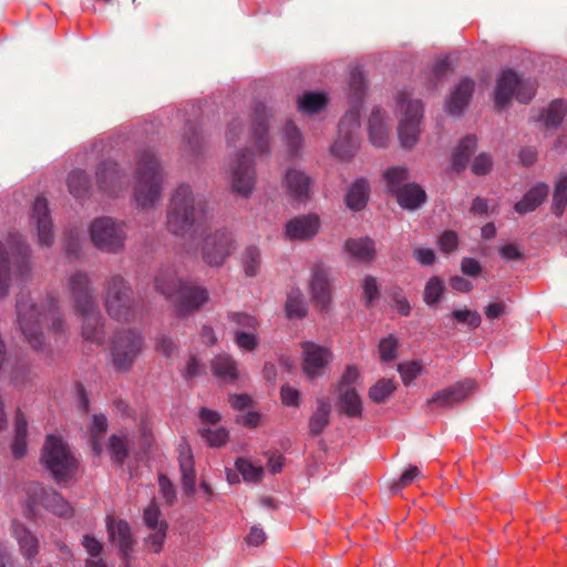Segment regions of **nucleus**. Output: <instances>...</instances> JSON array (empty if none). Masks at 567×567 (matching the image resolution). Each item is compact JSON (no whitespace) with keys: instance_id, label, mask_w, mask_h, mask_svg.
<instances>
[{"instance_id":"b1692460","label":"nucleus","mask_w":567,"mask_h":567,"mask_svg":"<svg viewBox=\"0 0 567 567\" xmlns=\"http://www.w3.org/2000/svg\"><path fill=\"white\" fill-rule=\"evenodd\" d=\"M74 313L82 320V337L96 344H102L105 339L103 317L99 306L87 310H78Z\"/></svg>"},{"instance_id":"cd10ccee","label":"nucleus","mask_w":567,"mask_h":567,"mask_svg":"<svg viewBox=\"0 0 567 567\" xmlns=\"http://www.w3.org/2000/svg\"><path fill=\"white\" fill-rule=\"evenodd\" d=\"M548 194L549 186L546 183L539 182L515 204L514 208L520 215L532 213L546 200Z\"/></svg>"},{"instance_id":"6ab92c4d","label":"nucleus","mask_w":567,"mask_h":567,"mask_svg":"<svg viewBox=\"0 0 567 567\" xmlns=\"http://www.w3.org/2000/svg\"><path fill=\"white\" fill-rule=\"evenodd\" d=\"M30 226L37 229L38 241L41 246L50 247L53 244L52 218L48 200L42 196H38L33 203Z\"/></svg>"},{"instance_id":"c9c22d12","label":"nucleus","mask_w":567,"mask_h":567,"mask_svg":"<svg viewBox=\"0 0 567 567\" xmlns=\"http://www.w3.org/2000/svg\"><path fill=\"white\" fill-rule=\"evenodd\" d=\"M337 408L339 412L348 417L362 416V400L354 389H347L340 393Z\"/></svg>"},{"instance_id":"f3484780","label":"nucleus","mask_w":567,"mask_h":567,"mask_svg":"<svg viewBox=\"0 0 567 567\" xmlns=\"http://www.w3.org/2000/svg\"><path fill=\"white\" fill-rule=\"evenodd\" d=\"M313 178L302 169L287 168L282 179L285 194L290 202L305 204L310 199Z\"/></svg>"},{"instance_id":"2f4dec72","label":"nucleus","mask_w":567,"mask_h":567,"mask_svg":"<svg viewBox=\"0 0 567 567\" xmlns=\"http://www.w3.org/2000/svg\"><path fill=\"white\" fill-rule=\"evenodd\" d=\"M369 137L377 147H385L389 141V127L384 123V112L374 109L369 118Z\"/></svg>"},{"instance_id":"5701e85b","label":"nucleus","mask_w":567,"mask_h":567,"mask_svg":"<svg viewBox=\"0 0 567 567\" xmlns=\"http://www.w3.org/2000/svg\"><path fill=\"white\" fill-rule=\"evenodd\" d=\"M302 369L309 379L322 374V370L331 360V353L323 347L313 342L302 343Z\"/></svg>"},{"instance_id":"9d476101","label":"nucleus","mask_w":567,"mask_h":567,"mask_svg":"<svg viewBox=\"0 0 567 567\" xmlns=\"http://www.w3.org/2000/svg\"><path fill=\"white\" fill-rule=\"evenodd\" d=\"M144 346L143 336L133 329H123L112 340L111 355L117 372H127L141 354Z\"/></svg>"},{"instance_id":"6e6552de","label":"nucleus","mask_w":567,"mask_h":567,"mask_svg":"<svg viewBox=\"0 0 567 567\" xmlns=\"http://www.w3.org/2000/svg\"><path fill=\"white\" fill-rule=\"evenodd\" d=\"M236 249L237 240L227 227L207 231L200 240L202 259L209 267L220 268Z\"/></svg>"},{"instance_id":"774afa93","label":"nucleus","mask_w":567,"mask_h":567,"mask_svg":"<svg viewBox=\"0 0 567 567\" xmlns=\"http://www.w3.org/2000/svg\"><path fill=\"white\" fill-rule=\"evenodd\" d=\"M159 516L161 509L154 501L144 509L143 513L144 523L151 529H157L159 527Z\"/></svg>"},{"instance_id":"a18cd8bd","label":"nucleus","mask_w":567,"mask_h":567,"mask_svg":"<svg viewBox=\"0 0 567 567\" xmlns=\"http://www.w3.org/2000/svg\"><path fill=\"white\" fill-rule=\"evenodd\" d=\"M567 113V104L563 100L553 101L544 111V123L547 127L559 126Z\"/></svg>"},{"instance_id":"7c9ffc66","label":"nucleus","mask_w":567,"mask_h":567,"mask_svg":"<svg viewBox=\"0 0 567 567\" xmlns=\"http://www.w3.org/2000/svg\"><path fill=\"white\" fill-rule=\"evenodd\" d=\"M477 146V140L474 135H467L460 141L452 153V169L456 173L463 172L468 164Z\"/></svg>"},{"instance_id":"f8f14e48","label":"nucleus","mask_w":567,"mask_h":567,"mask_svg":"<svg viewBox=\"0 0 567 567\" xmlns=\"http://www.w3.org/2000/svg\"><path fill=\"white\" fill-rule=\"evenodd\" d=\"M396 102L402 113L398 127L399 138L404 148H412L419 140L423 106L419 100H411L405 92L398 94Z\"/></svg>"},{"instance_id":"052dcab7","label":"nucleus","mask_w":567,"mask_h":567,"mask_svg":"<svg viewBox=\"0 0 567 567\" xmlns=\"http://www.w3.org/2000/svg\"><path fill=\"white\" fill-rule=\"evenodd\" d=\"M109 450L113 460L117 464L122 465L128 453L125 440L115 434L111 435L109 440Z\"/></svg>"},{"instance_id":"f704fd0d","label":"nucleus","mask_w":567,"mask_h":567,"mask_svg":"<svg viewBox=\"0 0 567 567\" xmlns=\"http://www.w3.org/2000/svg\"><path fill=\"white\" fill-rule=\"evenodd\" d=\"M179 470L183 489L186 494L190 495L195 492L196 474L189 447H182L179 451Z\"/></svg>"},{"instance_id":"a878e982","label":"nucleus","mask_w":567,"mask_h":567,"mask_svg":"<svg viewBox=\"0 0 567 567\" xmlns=\"http://www.w3.org/2000/svg\"><path fill=\"white\" fill-rule=\"evenodd\" d=\"M319 229V218L316 215H301L292 218L286 225V235L290 239L307 240Z\"/></svg>"},{"instance_id":"39448f33","label":"nucleus","mask_w":567,"mask_h":567,"mask_svg":"<svg viewBox=\"0 0 567 567\" xmlns=\"http://www.w3.org/2000/svg\"><path fill=\"white\" fill-rule=\"evenodd\" d=\"M103 305L106 313L120 322L135 320L138 310V301L130 281L120 274H113L105 278L103 284Z\"/></svg>"},{"instance_id":"5fc2aeb1","label":"nucleus","mask_w":567,"mask_h":567,"mask_svg":"<svg viewBox=\"0 0 567 567\" xmlns=\"http://www.w3.org/2000/svg\"><path fill=\"white\" fill-rule=\"evenodd\" d=\"M399 349V340L390 334L382 338L379 342V355L381 361L390 362L396 359Z\"/></svg>"},{"instance_id":"e433bc0d","label":"nucleus","mask_w":567,"mask_h":567,"mask_svg":"<svg viewBox=\"0 0 567 567\" xmlns=\"http://www.w3.org/2000/svg\"><path fill=\"white\" fill-rule=\"evenodd\" d=\"M331 406L324 399L317 400V409L309 419L308 427L312 436L322 433L324 427L329 424Z\"/></svg>"},{"instance_id":"20e7f679","label":"nucleus","mask_w":567,"mask_h":567,"mask_svg":"<svg viewBox=\"0 0 567 567\" xmlns=\"http://www.w3.org/2000/svg\"><path fill=\"white\" fill-rule=\"evenodd\" d=\"M163 186V172L155 152L144 148L137 153L135 168L134 199L141 209L151 208L159 198Z\"/></svg>"},{"instance_id":"bb28decb","label":"nucleus","mask_w":567,"mask_h":567,"mask_svg":"<svg viewBox=\"0 0 567 567\" xmlns=\"http://www.w3.org/2000/svg\"><path fill=\"white\" fill-rule=\"evenodd\" d=\"M475 82L470 78H464L455 86L451 93V97L447 102V111L451 114H460L468 105L473 92Z\"/></svg>"},{"instance_id":"e2e57ef3","label":"nucleus","mask_w":567,"mask_h":567,"mask_svg":"<svg viewBox=\"0 0 567 567\" xmlns=\"http://www.w3.org/2000/svg\"><path fill=\"white\" fill-rule=\"evenodd\" d=\"M228 319L236 324V329L240 330H257L258 321L255 317L244 312H231Z\"/></svg>"},{"instance_id":"ddd939ff","label":"nucleus","mask_w":567,"mask_h":567,"mask_svg":"<svg viewBox=\"0 0 567 567\" xmlns=\"http://www.w3.org/2000/svg\"><path fill=\"white\" fill-rule=\"evenodd\" d=\"M41 461L55 481L69 477L76 468V460L68 445L59 437L49 435L43 446Z\"/></svg>"},{"instance_id":"8fccbe9b","label":"nucleus","mask_w":567,"mask_h":567,"mask_svg":"<svg viewBox=\"0 0 567 567\" xmlns=\"http://www.w3.org/2000/svg\"><path fill=\"white\" fill-rule=\"evenodd\" d=\"M16 384H24L29 380L30 370L27 363L16 357H11L8 371H1Z\"/></svg>"},{"instance_id":"c756f323","label":"nucleus","mask_w":567,"mask_h":567,"mask_svg":"<svg viewBox=\"0 0 567 567\" xmlns=\"http://www.w3.org/2000/svg\"><path fill=\"white\" fill-rule=\"evenodd\" d=\"M399 205L404 209H416L426 200L425 190L415 183L405 184L394 194Z\"/></svg>"},{"instance_id":"0e129e2a","label":"nucleus","mask_w":567,"mask_h":567,"mask_svg":"<svg viewBox=\"0 0 567 567\" xmlns=\"http://www.w3.org/2000/svg\"><path fill=\"white\" fill-rule=\"evenodd\" d=\"M168 525L166 522L161 520V525L157 529H153L154 533H152L146 539L145 543L151 545L152 550L154 553H159L163 548L164 540L166 538V532H167Z\"/></svg>"},{"instance_id":"aec40b11","label":"nucleus","mask_w":567,"mask_h":567,"mask_svg":"<svg viewBox=\"0 0 567 567\" xmlns=\"http://www.w3.org/2000/svg\"><path fill=\"white\" fill-rule=\"evenodd\" d=\"M475 386L473 380L460 381L449 388L440 390L427 400L426 404L430 409H451L463 402Z\"/></svg>"},{"instance_id":"72a5a7b5","label":"nucleus","mask_w":567,"mask_h":567,"mask_svg":"<svg viewBox=\"0 0 567 567\" xmlns=\"http://www.w3.org/2000/svg\"><path fill=\"white\" fill-rule=\"evenodd\" d=\"M344 248L354 259L361 262H369L375 257V245L369 237L349 239L346 241Z\"/></svg>"},{"instance_id":"a211bd4d","label":"nucleus","mask_w":567,"mask_h":567,"mask_svg":"<svg viewBox=\"0 0 567 567\" xmlns=\"http://www.w3.org/2000/svg\"><path fill=\"white\" fill-rule=\"evenodd\" d=\"M270 117H272L270 109L261 102L255 104L252 112L251 138L259 155H268L271 151V140L268 125Z\"/></svg>"},{"instance_id":"c85d7f7f","label":"nucleus","mask_w":567,"mask_h":567,"mask_svg":"<svg viewBox=\"0 0 567 567\" xmlns=\"http://www.w3.org/2000/svg\"><path fill=\"white\" fill-rule=\"evenodd\" d=\"M12 535L16 538L21 555L30 560L39 551V539L32 534L23 524L13 522L12 523Z\"/></svg>"},{"instance_id":"4d7b16f0","label":"nucleus","mask_w":567,"mask_h":567,"mask_svg":"<svg viewBox=\"0 0 567 567\" xmlns=\"http://www.w3.org/2000/svg\"><path fill=\"white\" fill-rule=\"evenodd\" d=\"M183 141L187 152L192 154H198L200 152L203 146V137L193 124H186Z\"/></svg>"},{"instance_id":"603ef678","label":"nucleus","mask_w":567,"mask_h":567,"mask_svg":"<svg viewBox=\"0 0 567 567\" xmlns=\"http://www.w3.org/2000/svg\"><path fill=\"white\" fill-rule=\"evenodd\" d=\"M236 468L245 481L258 482L264 476V468L261 466H255L250 461L244 457H239L236 461Z\"/></svg>"},{"instance_id":"864d4df0","label":"nucleus","mask_w":567,"mask_h":567,"mask_svg":"<svg viewBox=\"0 0 567 567\" xmlns=\"http://www.w3.org/2000/svg\"><path fill=\"white\" fill-rule=\"evenodd\" d=\"M284 132L288 151L292 156H296L302 146L301 133L291 121L287 122Z\"/></svg>"},{"instance_id":"f257e3e1","label":"nucleus","mask_w":567,"mask_h":567,"mask_svg":"<svg viewBox=\"0 0 567 567\" xmlns=\"http://www.w3.org/2000/svg\"><path fill=\"white\" fill-rule=\"evenodd\" d=\"M16 322L25 341L35 351L44 346L43 327L51 320L50 329L54 332L64 331V320L60 313L58 301L53 298L37 301L29 291H21L16 301Z\"/></svg>"},{"instance_id":"ea45409f","label":"nucleus","mask_w":567,"mask_h":567,"mask_svg":"<svg viewBox=\"0 0 567 567\" xmlns=\"http://www.w3.org/2000/svg\"><path fill=\"white\" fill-rule=\"evenodd\" d=\"M367 89L365 75L361 68L355 66L350 71L349 79V100L351 104H353L352 109H357V104H359L364 95Z\"/></svg>"},{"instance_id":"49530a36","label":"nucleus","mask_w":567,"mask_h":567,"mask_svg":"<svg viewBox=\"0 0 567 567\" xmlns=\"http://www.w3.org/2000/svg\"><path fill=\"white\" fill-rule=\"evenodd\" d=\"M396 390V384L391 379H381L374 383L368 392L369 399L374 403L385 402Z\"/></svg>"},{"instance_id":"6e6d98bb","label":"nucleus","mask_w":567,"mask_h":567,"mask_svg":"<svg viewBox=\"0 0 567 567\" xmlns=\"http://www.w3.org/2000/svg\"><path fill=\"white\" fill-rule=\"evenodd\" d=\"M234 341L238 348L245 351H254L259 343L256 330H240L234 331Z\"/></svg>"},{"instance_id":"2eb2a0df","label":"nucleus","mask_w":567,"mask_h":567,"mask_svg":"<svg viewBox=\"0 0 567 567\" xmlns=\"http://www.w3.org/2000/svg\"><path fill=\"white\" fill-rule=\"evenodd\" d=\"M65 288L73 301V311L87 310L99 306L95 287L86 271L76 270L69 275Z\"/></svg>"},{"instance_id":"09e8293b","label":"nucleus","mask_w":567,"mask_h":567,"mask_svg":"<svg viewBox=\"0 0 567 567\" xmlns=\"http://www.w3.org/2000/svg\"><path fill=\"white\" fill-rule=\"evenodd\" d=\"M567 204V175H563L555 184L551 210L557 216H563Z\"/></svg>"},{"instance_id":"bf43d9fd","label":"nucleus","mask_w":567,"mask_h":567,"mask_svg":"<svg viewBox=\"0 0 567 567\" xmlns=\"http://www.w3.org/2000/svg\"><path fill=\"white\" fill-rule=\"evenodd\" d=\"M398 372L405 385H410L417 375L422 372V364L420 361H410L398 364Z\"/></svg>"},{"instance_id":"37998d69","label":"nucleus","mask_w":567,"mask_h":567,"mask_svg":"<svg viewBox=\"0 0 567 567\" xmlns=\"http://www.w3.org/2000/svg\"><path fill=\"white\" fill-rule=\"evenodd\" d=\"M297 102L300 112L311 115L324 109L328 97L324 93L306 92L298 97Z\"/></svg>"},{"instance_id":"7ed1b4c3","label":"nucleus","mask_w":567,"mask_h":567,"mask_svg":"<svg viewBox=\"0 0 567 567\" xmlns=\"http://www.w3.org/2000/svg\"><path fill=\"white\" fill-rule=\"evenodd\" d=\"M154 288L174 303L178 316L198 310L208 301V291L205 288L183 281L172 267L158 270Z\"/></svg>"},{"instance_id":"69168bd1","label":"nucleus","mask_w":567,"mask_h":567,"mask_svg":"<svg viewBox=\"0 0 567 567\" xmlns=\"http://www.w3.org/2000/svg\"><path fill=\"white\" fill-rule=\"evenodd\" d=\"M420 475V470L417 466H410L398 481L393 482L390 491L391 493H399L404 487L412 484V482Z\"/></svg>"},{"instance_id":"412c9836","label":"nucleus","mask_w":567,"mask_h":567,"mask_svg":"<svg viewBox=\"0 0 567 567\" xmlns=\"http://www.w3.org/2000/svg\"><path fill=\"white\" fill-rule=\"evenodd\" d=\"M96 184L103 193L114 196L126 184V179L116 162L104 161L96 169Z\"/></svg>"},{"instance_id":"4468645a","label":"nucleus","mask_w":567,"mask_h":567,"mask_svg":"<svg viewBox=\"0 0 567 567\" xmlns=\"http://www.w3.org/2000/svg\"><path fill=\"white\" fill-rule=\"evenodd\" d=\"M360 112L350 109L340 120L338 137L331 147V152L340 159L354 156L360 145Z\"/></svg>"},{"instance_id":"9b49d317","label":"nucleus","mask_w":567,"mask_h":567,"mask_svg":"<svg viewBox=\"0 0 567 567\" xmlns=\"http://www.w3.org/2000/svg\"><path fill=\"white\" fill-rule=\"evenodd\" d=\"M228 171L231 193L243 198H249L257 182L256 167L250 151L248 148L240 150L230 162Z\"/></svg>"},{"instance_id":"3c124183","label":"nucleus","mask_w":567,"mask_h":567,"mask_svg":"<svg viewBox=\"0 0 567 567\" xmlns=\"http://www.w3.org/2000/svg\"><path fill=\"white\" fill-rule=\"evenodd\" d=\"M444 290L443 279L437 276L430 278L424 288V302L430 307L436 305L441 300Z\"/></svg>"},{"instance_id":"393cba45","label":"nucleus","mask_w":567,"mask_h":567,"mask_svg":"<svg viewBox=\"0 0 567 567\" xmlns=\"http://www.w3.org/2000/svg\"><path fill=\"white\" fill-rule=\"evenodd\" d=\"M33 501L56 516L69 518L73 515L71 505L55 491L45 489L40 485L33 487Z\"/></svg>"},{"instance_id":"423d86ee","label":"nucleus","mask_w":567,"mask_h":567,"mask_svg":"<svg viewBox=\"0 0 567 567\" xmlns=\"http://www.w3.org/2000/svg\"><path fill=\"white\" fill-rule=\"evenodd\" d=\"M31 249L19 234H11L6 243L0 241V300L9 291L11 282L10 257L14 259L20 276H27L31 269Z\"/></svg>"},{"instance_id":"de8ad7c7","label":"nucleus","mask_w":567,"mask_h":567,"mask_svg":"<svg viewBox=\"0 0 567 567\" xmlns=\"http://www.w3.org/2000/svg\"><path fill=\"white\" fill-rule=\"evenodd\" d=\"M241 262L247 277L257 276L261 266L259 248L256 246H248L243 252Z\"/></svg>"},{"instance_id":"58836bf2","label":"nucleus","mask_w":567,"mask_h":567,"mask_svg":"<svg viewBox=\"0 0 567 567\" xmlns=\"http://www.w3.org/2000/svg\"><path fill=\"white\" fill-rule=\"evenodd\" d=\"M69 192L75 198H85L90 195L91 183L86 173L82 169H74L66 179Z\"/></svg>"},{"instance_id":"dca6fc26","label":"nucleus","mask_w":567,"mask_h":567,"mask_svg":"<svg viewBox=\"0 0 567 567\" xmlns=\"http://www.w3.org/2000/svg\"><path fill=\"white\" fill-rule=\"evenodd\" d=\"M333 278L330 270L322 264L313 265L309 281V293L312 303L321 312H328L332 303Z\"/></svg>"},{"instance_id":"4c0bfd02","label":"nucleus","mask_w":567,"mask_h":567,"mask_svg":"<svg viewBox=\"0 0 567 567\" xmlns=\"http://www.w3.org/2000/svg\"><path fill=\"white\" fill-rule=\"evenodd\" d=\"M212 371L215 377L226 381H235L238 378L237 363L228 354L215 357L212 361Z\"/></svg>"},{"instance_id":"a19ab883","label":"nucleus","mask_w":567,"mask_h":567,"mask_svg":"<svg viewBox=\"0 0 567 567\" xmlns=\"http://www.w3.org/2000/svg\"><path fill=\"white\" fill-rule=\"evenodd\" d=\"M285 311L289 319H302L307 316L308 306L300 289H292L288 293Z\"/></svg>"},{"instance_id":"13d9d810","label":"nucleus","mask_w":567,"mask_h":567,"mask_svg":"<svg viewBox=\"0 0 567 567\" xmlns=\"http://www.w3.org/2000/svg\"><path fill=\"white\" fill-rule=\"evenodd\" d=\"M202 437H204L209 446L219 447L228 440V431L225 427L212 430L209 427H202L198 430Z\"/></svg>"},{"instance_id":"f03ea898","label":"nucleus","mask_w":567,"mask_h":567,"mask_svg":"<svg viewBox=\"0 0 567 567\" xmlns=\"http://www.w3.org/2000/svg\"><path fill=\"white\" fill-rule=\"evenodd\" d=\"M214 217V208L202 194L193 192L187 184L179 185L172 195L167 212V230L177 237H185L192 230L204 227Z\"/></svg>"},{"instance_id":"338daca9","label":"nucleus","mask_w":567,"mask_h":567,"mask_svg":"<svg viewBox=\"0 0 567 567\" xmlns=\"http://www.w3.org/2000/svg\"><path fill=\"white\" fill-rule=\"evenodd\" d=\"M492 167L493 159L491 155L487 153H481L474 158L471 171L477 176H484L491 172Z\"/></svg>"},{"instance_id":"1a4fd4ad","label":"nucleus","mask_w":567,"mask_h":567,"mask_svg":"<svg viewBox=\"0 0 567 567\" xmlns=\"http://www.w3.org/2000/svg\"><path fill=\"white\" fill-rule=\"evenodd\" d=\"M536 83L532 80H522L513 70H504L497 79L494 92L495 105L505 107L513 96L520 103H528L535 95Z\"/></svg>"},{"instance_id":"c03bdc74","label":"nucleus","mask_w":567,"mask_h":567,"mask_svg":"<svg viewBox=\"0 0 567 567\" xmlns=\"http://www.w3.org/2000/svg\"><path fill=\"white\" fill-rule=\"evenodd\" d=\"M383 178L385 181L388 192L394 195L398 190L402 189L405 184H409V169L404 166L389 167L383 173Z\"/></svg>"},{"instance_id":"79ce46f5","label":"nucleus","mask_w":567,"mask_h":567,"mask_svg":"<svg viewBox=\"0 0 567 567\" xmlns=\"http://www.w3.org/2000/svg\"><path fill=\"white\" fill-rule=\"evenodd\" d=\"M14 440L12 443V454L16 458H21L27 453V432L28 422L24 415L18 411L16 414Z\"/></svg>"},{"instance_id":"473e14b6","label":"nucleus","mask_w":567,"mask_h":567,"mask_svg":"<svg viewBox=\"0 0 567 567\" xmlns=\"http://www.w3.org/2000/svg\"><path fill=\"white\" fill-rule=\"evenodd\" d=\"M370 195V186L365 178H357L346 195L347 206L355 212L363 209Z\"/></svg>"},{"instance_id":"680f3d73","label":"nucleus","mask_w":567,"mask_h":567,"mask_svg":"<svg viewBox=\"0 0 567 567\" xmlns=\"http://www.w3.org/2000/svg\"><path fill=\"white\" fill-rule=\"evenodd\" d=\"M452 317L460 323H465L470 329H476L482 322L481 315L476 310H454Z\"/></svg>"},{"instance_id":"4be33fe9","label":"nucleus","mask_w":567,"mask_h":567,"mask_svg":"<svg viewBox=\"0 0 567 567\" xmlns=\"http://www.w3.org/2000/svg\"><path fill=\"white\" fill-rule=\"evenodd\" d=\"M106 530L112 542L118 546L120 554L125 561H128L136 540L132 534L130 524L124 519L106 518Z\"/></svg>"},{"instance_id":"0eeeda50","label":"nucleus","mask_w":567,"mask_h":567,"mask_svg":"<svg viewBox=\"0 0 567 567\" xmlns=\"http://www.w3.org/2000/svg\"><path fill=\"white\" fill-rule=\"evenodd\" d=\"M89 234L93 246L102 252L120 254L125 249L127 228L121 220L109 216L95 218Z\"/></svg>"}]
</instances>
